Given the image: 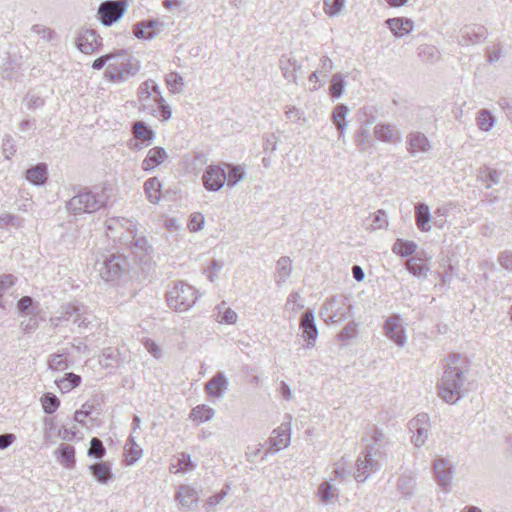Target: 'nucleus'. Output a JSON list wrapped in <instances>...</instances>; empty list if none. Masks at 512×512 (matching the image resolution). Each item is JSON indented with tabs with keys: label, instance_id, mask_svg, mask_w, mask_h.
<instances>
[{
	"label": "nucleus",
	"instance_id": "1",
	"mask_svg": "<svg viewBox=\"0 0 512 512\" xmlns=\"http://www.w3.org/2000/svg\"><path fill=\"white\" fill-rule=\"evenodd\" d=\"M464 360L459 354L449 355L445 369L438 385L439 397L447 403L454 404L464 395L465 373Z\"/></svg>",
	"mask_w": 512,
	"mask_h": 512
},
{
	"label": "nucleus",
	"instance_id": "2",
	"mask_svg": "<svg viewBox=\"0 0 512 512\" xmlns=\"http://www.w3.org/2000/svg\"><path fill=\"white\" fill-rule=\"evenodd\" d=\"M137 100L140 111L161 121H167L172 116L170 106L163 98L158 84L152 79H148L139 85Z\"/></svg>",
	"mask_w": 512,
	"mask_h": 512
},
{
	"label": "nucleus",
	"instance_id": "3",
	"mask_svg": "<svg viewBox=\"0 0 512 512\" xmlns=\"http://www.w3.org/2000/svg\"><path fill=\"white\" fill-rule=\"evenodd\" d=\"M140 70L139 61L126 50L112 53L111 60L105 70L107 80L114 83L125 82Z\"/></svg>",
	"mask_w": 512,
	"mask_h": 512
},
{
	"label": "nucleus",
	"instance_id": "4",
	"mask_svg": "<svg viewBox=\"0 0 512 512\" xmlns=\"http://www.w3.org/2000/svg\"><path fill=\"white\" fill-rule=\"evenodd\" d=\"M93 315L88 306L79 303H67L61 307L60 315L51 318V323L57 327L63 322L71 321L79 328H87Z\"/></svg>",
	"mask_w": 512,
	"mask_h": 512
},
{
	"label": "nucleus",
	"instance_id": "5",
	"mask_svg": "<svg viewBox=\"0 0 512 512\" xmlns=\"http://www.w3.org/2000/svg\"><path fill=\"white\" fill-rule=\"evenodd\" d=\"M384 453L378 452L377 448L364 449L356 460L354 478L357 482L366 481L373 473L382 466Z\"/></svg>",
	"mask_w": 512,
	"mask_h": 512
},
{
	"label": "nucleus",
	"instance_id": "6",
	"mask_svg": "<svg viewBox=\"0 0 512 512\" xmlns=\"http://www.w3.org/2000/svg\"><path fill=\"white\" fill-rule=\"evenodd\" d=\"M166 296L168 306L178 312L187 311L198 299L196 290L183 282L175 283Z\"/></svg>",
	"mask_w": 512,
	"mask_h": 512
},
{
	"label": "nucleus",
	"instance_id": "7",
	"mask_svg": "<svg viewBox=\"0 0 512 512\" xmlns=\"http://www.w3.org/2000/svg\"><path fill=\"white\" fill-rule=\"evenodd\" d=\"M107 197L103 192L93 193L83 191L72 197L66 204L67 210L74 213H93L99 210L105 203Z\"/></svg>",
	"mask_w": 512,
	"mask_h": 512
},
{
	"label": "nucleus",
	"instance_id": "8",
	"mask_svg": "<svg viewBox=\"0 0 512 512\" xmlns=\"http://www.w3.org/2000/svg\"><path fill=\"white\" fill-rule=\"evenodd\" d=\"M96 268L103 280L115 282L128 272V261L123 255L111 254L103 260H97Z\"/></svg>",
	"mask_w": 512,
	"mask_h": 512
},
{
	"label": "nucleus",
	"instance_id": "9",
	"mask_svg": "<svg viewBox=\"0 0 512 512\" xmlns=\"http://www.w3.org/2000/svg\"><path fill=\"white\" fill-rule=\"evenodd\" d=\"M351 309L344 297H333L322 305L320 315L327 323H339L350 316Z\"/></svg>",
	"mask_w": 512,
	"mask_h": 512
},
{
	"label": "nucleus",
	"instance_id": "10",
	"mask_svg": "<svg viewBox=\"0 0 512 512\" xmlns=\"http://www.w3.org/2000/svg\"><path fill=\"white\" fill-rule=\"evenodd\" d=\"M127 8V0H106L99 5V20L104 26H111L125 14Z\"/></svg>",
	"mask_w": 512,
	"mask_h": 512
},
{
	"label": "nucleus",
	"instance_id": "11",
	"mask_svg": "<svg viewBox=\"0 0 512 512\" xmlns=\"http://www.w3.org/2000/svg\"><path fill=\"white\" fill-rule=\"evenodd\" d=\"M434 476L441 489L448 493L454 476V465L447 458H437L433 462Z\"/></svg>",
	"mask_w": 512,
	"mask_h": 512
},
{
	"label": "nucleus",
	"instance_id": "12",
	"mask_svg": "<svg viewBox=\"0 0 512 512\" xmlns=\"http://www.w3.org/2000/svg\"><path fill=\"white\" fill-rule=\"evenodd\" d=\"M75 44L84 54H92L101 47L102 38L93 29L81 28L78 30Z\"/></svg>",
	"mask_w": 512,
	"mask_h": 512
},
{
	"label": "nucleus",
	"instance_id": "13",
	"mask_svg": "<svg viewBox=\"0 0 512 512\" xmlns=\"http://www.w3.org/2000/svg\"><path fill=\"white\" fill-rule=\"evenodd\" d=\"M383 329L385 336L397 346L404 347L406 345L407 336L400 315L393 314L389 316L384 323Z\"/></svg>",
	"mask_w": 512,
	"mask_h": 512
},
{
	"label": "nucleus",
	"instance_id": "14",
	"mask_svg": "<svg viewBox=\"0 0 512 512\" xmlns=\"http://www.w3.org/2000/svg\"><path fill=\"white\" fill-rule=\"evenodd\" d=\"M409 427L413 433L411 437L412 443L417 447L423 446L429 435V416L425 413L418 414L409 422Z\"/></svg>",
	"mask_w": 512,
	"mask_h": 512
},
{
	"label": "nucleus",
	"instance_id": "15",
	"mask_svg": "<svg viewBox=\"0 0 512 512\" xmlns=\"http://www.w3.org/2000/svg\"><path fill=\"white\" fill-rule=\"evenodd\" d=\"M166 23L163 21L148 19L136 23L133 27V33L138 39L153 40L155 39L164 29Z\"/></svg>",
	"mask_w": 512,
	"mask_h": 512
},
{
	"label": "nucleus",
	"instance_id": "16",
	"mask_svg": "<svg viewBox=\"0 0 512 512\" xmlns=\"http://www.w3.org/2000/svg\"><path fill=\"white\" fill-rule=\"evenodd\" d=\"M407 151L411 156L419 154H428L433 149V144L429 138L420 131H411L407 135Z\"/></svg>",
	"mask_w": 512,
	"mask_h": 512
},
{
	"label": "nucleus",
	"instance_id": "17",
	"mask_svg": "<svg viewBox=\"0 0 512 512\" xmlns=\"http://www.w3.org/2000/svg\"><path fill=\"white\" fill-rule=\"evenodd\" d=\"M227 174L223 167L219 165H210L205 170L202 180L203 185L208 191H219L225 184Z\"/></svg>",
	"mask_w": 512,
	"mask_h": 512
},
{
	"label": "nucleus",
	"instance_id": "18",
	"mask_svg": "<svg viewBox=\"0 0 512 512\" xmlns=\"http://www.w3.org/2000/svg\"><path fill=\"white\" fill-rule=\"evenodd\" d=\"M487 35L486 28L481 25H466L459 31L458 44L461 46L475 45L482 42Z\"/></svg>",
	"mask_w": 512,
	"mask_h": 512
},
{
	"label": "nucleus",
	"instance_id": "19",
	"mask_svg": "<svg viewBox=\"0 0 512 512\" xmlns=\"http://www.w3.org/2000/svg\"><path fill=\"white\" fill-rule=\"evenodd\" d=\"M291 441L290 424L282 423L279 427L272 431V435L268 439V452H278L289 446Z\"/></svg>",
	"mask_w": 512,
	"mask_h": 512
},
{
	"label": "nucleus",
	"instance_id": "20",
	"mask_svg": "<svg viewBox=\"0 0 512 512\" xmlns=\"http://www.w3.org/2000/svg\"><path fill=\"white\" fill-rule=\"evenodd\" d=\"M374 137L383 143L398 144L402 140L401 131L393 124L378 123L373 130Z\"/></svg>",
	"mask_w": 512,
	"mask_h": 512
},
{
	"label": "nucleus",
	"instance_id": "21",
	"mask_svg": "<svg viewBox=\"0 0 512 512\" xmlns=\"http://www.w3.org/2000/svg\"><path fill=\"white\" fill-rule=\"evenodd\" d=\"M299 328L302 330V335L306 340L307 348H313L318 336V329L312 310L309 309L303 313L300 319Z\"/></svg>",
	"mask_w": 512,
	"mask_h": 512
},
{
	"label": "nucleus",
	"instance_id": "22",
	"mask_svg": "<svg viewBox=\"0 0 512 512\" xmlns=\"http://www.w3.org/2000/svg\"><path fill=\"white\" fill-rule=\"evenodd\" d=\"M228 385L226 376L219 371L205 384V391L212 398H222Z\"/></svg>",
	"mask_w": 512,
	"mask_h": 512
},
{
	"label": "nucleus",
	"instance_id": "23",
	"mask_svg": "<svg viewBox=\"0 0 512 512\" xmlns=\"http://www.w3.org/2000/svg\"><path fill=\"white\" fill-rule=\"evenodd\" d=\"M279 66L282 71L283 77L295 84H297V73L301 70V64L291 54H284L279 60Z\"/></svg>",
	"mask_w": 512,
	"mask_h": 512
},
{
	"label": "nucleus",
	"instance_id": "24",
	"mask_svg": "<svg viewBox=\"0 0 512 512\" xmlns=\"http://www.w3.org/2000/svg\"><path fill=\"white\" fill-rule=\"evenodd\" d=\"M385 24L397 38L408 35L414 28V22L405 17L389 18L385 21Z\"/></svg>",
	"mask_w": 512,
	"mask_h": 512
},
{
	"label": "nucleus",
	"instance_id": "25",
	"mask_svg": "<svg viewBox=\"0 0 512 512\" xmlns=\"http://www.w3.org/2000/svg\"><path fill=\"white\" fill-rule=\"evenodd\" d=\"M130 237L132 238L130 241V248L133 254L142 261H146L150 258L152 246L149 244L148 240L144 236L137 235V232Z\"/></svg>",
	"mask_w": 512,
	"mask_h": 512
},
{
	"label": "nucleus",
	"instance_id": "26",
	"mask_svg": "<svg viewBox=\"0 0 512 512\" xmlns=\"http://www.w3.org/2000/svg\"><path fill=\"white\" fill-rule=\"evenodd\" d=\"M168 155L164 148L153 147L148 151L147 156L142 161V169L144 171H150L162 164Z\"/></svg>",
	"mask_w": 512,
	"mask_h": 512
},
{
	"label": "nucleus",
	"instance_id": "27",
	"mask_svg": "<svg viewBox=\"0 0 512 512\" xmlns=\"http://www.w3.org/2000/svg\"><path fill=\"white\" fill-rule=\"evenodd\" d=\"M317 496L323 505H330L339 500V490L330 481H324L318 486Z\"/></svg>",
	"mask_w": 512,
	"mask_h": 512
},
{
	"label": "nucleus",
	"instance_id": "28",
	"mask_svg": "<svg viewBox=\"0 0 512 512\" xmlns=\"http://www.w3.org/2000/svg\"><path fill=\"white\" fill-rule=\"evenodd\" d=\"M348 113L349 109L344 104H338L333 109L332 121L339 132V139H344L345 137V133L348 127V122L346 121Z\"/></svg>",
	"mask_w": 512,
	"mask_h": 512
},
{
	"label": "nucleus",
	"instance_id": "29",
	"mask_svg": "<svg viewBox=\"0 0 512 512\" xmlns=\"http://www.w3.org/2000/svg\"><path fill=\"white\" fill-rule=\"evenodd\" d=\"M389 225L387 213L383 209L377 210L371 214L363 222V226L367 231L373 232L379 229H386Z\"/></svg>",
	"mask_w": 512,
	"mask_h": 512
},
{
	"label": "nucleus",
	"instance_id": "30",
	"mask_svg": "<svg viewBox=\"0 0 512 512\" xmlns=\"http://www.w3.org/2000/svg\"><path fill=\"white\" fill-rule=\"evenodd\" d=\"M367 445L365 449H370L371 447L377 448L378 452L383 453V449L387 445L386 436L381 429L372 425L367 431Z\"/></svg>",
	"mask_w": 512,
	"mask_h": 512
},
{
	"label": "nucleus",
	"instance_id": "31",
	"mask_svg": "<svg viewBox=\"0 0 512 512\" xmlns=\"http://www.w3.org/2000/svg\"><path fill=\"white\" fill-rule=\"evenodd\" d=\"M416 486V474L412 471L403 472L397 480V490L405 497L413 495Z\"/></svg>",
	"mask_w": 512,
	"mask_h": 512
},
{
	"label": "nucleus",
	"instance_id": "32",
	"mask_svg": "<svg viewBox=\"0 0 512 512\" xmlns=\"http://www.w3.org/2000/svg\"><path fill=\"white\" fill-rule=\"evenodd\" d=\"M175 499L182 507L191 508L198 500V493L189 485H180Z\"/></svg>",
	"mask_w": 512,
	"mask_h": 512
},
{
	"label": "nucleus",
	"instance_id": "33",
	"mask_svg": "<svg viewBox=\"0 0 512 512\" xmlns=\"http://www.w3.org/2000/svg\"><path fill=\"white\" fill-rule=\"evenodd\" d=\"M415 221L418 229L422 232H428L431 229V214L428 205L418 203L415 206Z\"/></svg>",
	"mask_w": 512,
	"mask_h": 512
},
{
	"label": "nucleus",
	"instance_id": "34",
	"mask_svg": "<svg viewBox=\"0 0 512 512\" xmlns=\"http://www.w3.org/2000/svg\"><path fill=\"white\" fill-rule=\"evenodd\" d=\"M57 459L64 467L73 469L75 467V448L69 444H61L55 451Z\"/></svg>",
	"mask_w": 512,
	"mask_h": 512
},
{
	"label": "nucleus",
	"instance_id": "35",
	"mask_svg": "<svg viewBox=\"0 0 512 512\" xmlns=\"http://www.w3.org/2000/svg\"><path fill=\"white\" fill-rule=\"evenodd\" d=\"M132 133L136 140L146 142V146L150 145L155 138V132L143 121L133 123Z\"/></svg>",
	"mask_w": 512,
	"mask_h": 512
},
{
	"label": "nucleus",
	"instance_id": "36",
	"mask_svg": "<svg viewBox=\"0 0 512 512\" xmlns=\"http://www.w3.org/2000/svg\"><path fill=\"white\" fill-rule=\"evenodd\" d=\"M27 181L34 185H43L48 178L47 165L39 163L36 166L28 169L25 174Z\"/></svg>",
	"mask_w": 512,
	"mask_h": 512
},
{
	"label": "nucleus",
	"instance_id": "37",
	"mask_svg": "<svg viewBox=\"0 0 512 512\" xmlns=\"http://www.w3.org/2000/svg\"><path fill=\"white\" fill-rule=\"evenodd\" d=\"M195 464L191 460V456L188 453L182 452L173 458V462L170 465V471L173 473L189 472L194 470Z\"/></svg>",
	"mask_w": 512,
	"mask_h": 512
},
{
	"label": "nucleus",
	"instance_id": "38",
	"mask_svg": "<svg viewBox=\"0 0 512 512\" xmlns=\"http://www.w3.org/2000/svg\"><path fill=\"white\" fill-rule=\"evenodd\" d=\"M292 272L291 259L287 256L281 257L277 261V269L275 273V280L278 286H281L287 281Z\"/></svg>",
	"mask_w": 512,
	"mask_h": 512
},
{
	"label": "nucleus",
	"instance_id": "39",
	"mask_svg": "<svg viewBox=\"0 0 512 512\" xmlns=\"http://www.w3.org/2000/svg\"><path fill=\"white\" fill-rule=\"evenodd\" d=\"M496 123V117L488 109H480L476 114V125L479 130L489 132Z\"/></svg>",
	"mask_w": 512,
	"mask_h": 512
},
{
	"label": "nucleus",
	"instance_id": "40",
	"mask_svg": "<svg viewBox=\"0 0 512 512\" xmlns=\"http://www.w3.org/2000/svg\"><path fill=\"white\" fill-rule=\"evenodd\" d=\"M354 141L361 152H365L374 146L370 132L365 126H360V128L355 132Z\"/></svg>",
	"mask_w": 512,
	"mask_h": 512
},
{
	"label": "nucleus",
	"instance_id": "41",
	"mask_svg": "<svg viewBox=\"0 0 512 512\" xmlns=\"http://www.w3.org/2000/svg\"><path fill=\"white\" fill-rule=\"evenodd\" d=\"M55 384L62 393H68L81 384V377L74 373H66L62 378L56 379Z\"/></svg>",
	"mask_w": 512,
	"mask_h": 512
},
{
	"label": "nucleus",
	"instance_id": "42",
	"mask_svg": "<svg viewBox=\"0 0 512 512\" xmlns=\"http://www.w3.org/2000/svg\"><path fill=\"white\" fill-rule=\"evenodd\" d=\"M161 187L162 185L156 177L150 178L145 182L144 191L151 203L156 204L160 201Z\"/></svg>",
	"mask_w": 512,
	"mask_h": 512
},
{
	"label": "nucleus",
	"instance_id": "43",
	"mask_svg": "<svg viewBox=\"0 0 512 512\" xmlns=\"http://www.w3.org/2000/svg\"><path fill=\"white\" fill-rule=\"evenodd\" d=\"M89 470L95 479L101 484L107 483L112 477L111 469L105 462L92 464L89 466Z\"/></svg>",
	"mask_w": 512,
	"mask_h": 512
},
{
	"label": "nucleus",
	"instance_id": "44",
	"mask_svg": "<svg viewBox=\"0 0 512 512\" xmlns=\"http://www.w3.org/2000/svg\"><path fill=\"white\" fill-rule=\"evenodd\" d=\"M215 415L213 408L207 405H198L191 410L190 418L200 423L211 420Z\"/></svg>",
	"mask_w": 512,
	"mask_h": 512
},
{
	"label": "nucleus",
	"instance_id": "45",
	"mask_svg": "<svg viewBox=\"0 0 512 512\" xmlns=\"http://www.w3.org/2000/svg\"><path fill=\"white\" fill-rule=\"evenodd\" d=\"M69 367L66 352H57L49 356L48 368L52 371H64Z\"/></svg>",
	"mask_w": 512,
	"mask_h": 512
},
{
	"label": "nucleus",
	"instance_id": "46",
	"mask_svg": "<svg viewBox=\"0 0 512 512\" xmlns=\"http://www.w3.org/2000/svg\"><path fill=\"white\" fill-rule=\"evenodd\" d=\"M165 83L169 91L173 94H180L183 92L184 79L177 72H170L165 76Z\"/></svg>",
	"mask_w": 512,
	"mask_h": 512
},
{
	"label": "nucleus",
	"instance_id": "47",
	"mask_svg": "<svg viewBox=\"0 0 512 512\" xmlns=\"http://www.w3.org/2000/svg\"><path fill=\"white\" fill-rule=\"evenodd\" d=\"M479 179L487 188H491L500 182V173L496 169L484 167L479 172Z\"/></svg>",
	"mask_w": 512,
	"mask_h": 512
},
{
	"label": "nucleus",
	"instance_id": "48",
	"mask_svg": "<svg viewBox=\"0 0 512 512\" xmlns=\"http://www.w3.org/2000/svg\"><path fill=\"white\" fill-rule=\"evenodd\" d=\"M346 86L345 77L342 73H336L331 78L330 95L333 98H340Z\"/></svg>",
	"mask_w": 512,
	"mask_h": 512
},
{
	"label": "nucleus",
	"instance_id": "49",
	"mask_svg": "<svg viewBox=\"0 0 512 512\" xmlns=\"http://www.w3.org/2000/svg\"><path fill=\"white\" fill-rule=\"evenodd\" d=\"M125 450L127 452L128 464L135 463L142 455L141 447L135 442L134 437L130 436L127 443L125 444Z\"/></svg>",
	"mask_w": 512,
	"mask_h": 512
},
{
	"label": "nucleus",
	"instance_id": "50",
	"mask_svg": "<svg viewBox=\"0 0 512 512\" xmlns=\"http://www.w3.org/2000/svg\"><path fill=\"white\" fill-rule=\"evenodd\" d=\"M406 269L416 277L427 275L428 267L418 258H410L406 262Z\"/></svg>",
	"mask_w": 512,
	"mask_h": 512
},
{
	"label": "nucleus",
	"instance_id": "51",
	"mask_svg": "<svg viewBox=\"0 0 512 512\" xmlns=\"http://www.w3.org/2000/svg\"><path fill=\"white\" fill-rule=\"evenodd\" d=\"M226 166L230 169L226 178L227 185L233 187L245 177V171L240 165L226 164Z\"/></svg>",
	"mask_w": 512,
	"mask_h": 512
},
{
	"label": "nucleus",
	"instance_id": "52",
	"mask_svg": "<svg viewBox=\"0 0 512 512\" xmlns=\"http://www.w3.org/2000/svg\"><path fill=\"white\" fill-rule=\"evenodd\" d=\"M418 56L426 62H435L439 58V51L433 45L424 44L417 49Z\"/></svg>",
	"mask_w": 512,
	"mask_h": 512
},
{
	"label": "nucleus",
	"instance_id": "53",
	"mask_svg": "<svg viewBox=\"0 0 512 512\" xmlns=\"http://www.w3.org/2000/svg\"><path fill=\"white\" fill-rule=\"evenodd\" d=\"M417 248V245L412 241L397 240L393 245V252L405 257L412 255Z\"/></svg>",
	"mask_w": 512,
	"mask_h": 512
},
{
	"label": "nucleus",
	"instance_id": "54",
	"mask_svg": "<svg viewBox=\"0 0 512 512\" xmlns=\"http://www.w3.org/2000/svg\"><path fill=\"white\" fill-rule=\"evenodd\" d=\"M217 308H218L217 320L219 322H224L227 324H235L236 323V321L238 319V315L234 310H232L231 308H226L225 303H222Z\"/></svg>",
	"mask_w": 512,
	"mask_h": 512
},
{
	"label": "nucleus",
	"instance_id": "55",
	"mask_svg": "<svg viewBox=\"0 0 512 512\" xmlns=\"http://www.w3.org/2000/svg\"><path fill=\"white\" fill-rule=\"evenodd\" d=\"M304 307L301 295L298 292H292L289 294L286 303L285 310L292 312L293 314L298 313Z\"/></svg>",
	"mask_w": 512,
	"mask_h": 512
},
{
	"label": "nucleus",
	"instance_id": "56",
	"mask_svg": "<svg viewBox=\"0 0 512 512\" xmlns=\"http://www.w3.org/2000/svg\"><path fill=\"white\" fill-rule=\"evenodd\" d=\"M42 406L47 414H53L60 405V400L58 397L52 393H46L43 395L42 399Z\"/></svg>",
	"mask_w": 512,
	"mask_h": 512
},
{
	"label": "nucleus",
	"instance_id": "57",
	"mask_svg": "<svg viewBox=\"0 0 512 512\" xmlns=\"http://www.w3.org/2000/svg\"><path fill=\"white\" fill-rule=\"evenodd\" d=\"M106 453V449L103 445V442L97 438L93 437L90 441V447L88 449V456L96 458V459H102Z\"/></svg>",
	"mask_w": 512,
	"mask_h": 512
},
{
	"label": "nucleus",
	"instance_id": "58",
	"mask_svg": "<svg viewBox=\"0 0 512 512\" xmlns=\"http://www.w3.org/2000/svg\"><path fill=\"white\" fill-rule=\"evenodd\" d=\"M345 0H324V11L330 16L338 15L343 9Z\"/></svg>",
	"mask_w": 512,
	"mask_h": 512
},
{
	"label": "nucleus",
	"instance_id": "59",
	"mask_svg": "<svg viewBox=\"0 0 512 512\" xmlns=\"http://www.w3.org/2000/svg\"><path fill=\"white\" fill-rule=\"evenodd\" d=\"M106 228L111 234L117 231H120V225H131V220L127 218H109L105 222ZM112 237L116 238V235H111Z\"/></svg>",
	"mask_w": 512,
	"mask_h": 512
},
{
	"label": "nucleus",
	"instance_id": "60",
	"mask_svg": "<svg viewBox=\"0 0 512 512\" xmlns=\"http://www.w3.org/2000/svg\"><path fill=\"white\" fill-rule=\"evenodd\" d=\"M205 218L202 213L194 212L190 215L188 228L192 232L200 231L204 226Z\"/></svg>",
	"mask_w": 512,
	"mask_h": 512
},
{
	"label": "nucleus",
	"instance_id": "61",
	"mask_svg": "<svg viewBox=\"0 0 512 512\" xmlns=\"http://www.w3.org/2000/svg\"><path fill=\"white\" fill-rule=\"evenodd\" d=\"M31 30L34 34L39 35L45 41H52L56 36L55 32L51 28L40 24L33 25Z\"/></svg>",
	"mask_w": 512,
	"mask_h": 512
},
{
	"label": "nucleus",
	"instance_id": "62",
	"mask_svg": "<svg viewBox=\"0 0 512 512\" xmlns=\"http://www.w3.org/2000/svg\"><path fill=\"white\" fill-rule=\"evenodd\" d=\"M15 283V277L12 274L0 275V307H3L2 297L5 292Z\"/></svg>",
	"mask_w": 512,
	"mask_h": 512
},
{
	"label": "nucleus",
	"instance_id": "63",
	"mask_svg": "<svg viewBox=\"0 0 512 512\" xmlns=\"http://www.w3.org/2000/svg\"><path fill=\"white\" fill-rule=\"evenodd\" d=\"M285 116L291 122H304V112L296 106H287L285 110Z\"/></svg>",
	"mask_w": 512,
	"mask_h": 512
},
{
	"label": "nucleus",
	"instance_id": "64",
	"mask_svg": "<svg viewBox=\"0 0 512 512\" xmlns=\"http://www.w3.org/2000/svg\"><path fill=\"white\" fill-rule=\"evenodd\" d=\"M20 224V219L12 214L4 213L0 215V228H5L8 226L19 227Z\"/></svg>",
	"mask_w": 512,
	"mask_h": 512
}]
</instances>
